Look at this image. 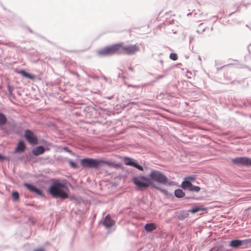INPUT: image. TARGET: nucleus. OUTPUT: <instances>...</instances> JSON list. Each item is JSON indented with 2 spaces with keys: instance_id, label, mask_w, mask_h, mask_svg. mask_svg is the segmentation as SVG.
Wrapping results in <instances>:
<instances>
[{
  "instance_id": "7ed1b4c3",
  "label": "nucleus",
  "mask_w": 251,
  "mask_h": 251,
  "mask_svg": "<svg viewBox=\"0 0 251 251\" xmlns=\"http://www.w3.org/2000/svg\"><path fill=\"white\" fill-rule=\"evenodd\" d=\"M149 179H150L151 186L155 188L157 187H155L154 182L163 184L168 182L167 177L162 172L156 170L151 171L149 176Z\"/></svg>"
},
{
  "instance_id": "bb28decb",
  "label": "nucleus",
  "mask_w": 251,
  "mask_h": 251,
  "mask_svg": "<svg viewBox=\"0 0 251 251\" xmlns=\"http://www.w3.org/2000/svg\"><path fill=\"white\" fill-rule=\"evenodd\" d=\"M186 179H187L188 181L189 180L194 181L195 179V177L194 176H189V177L186 178Z\"/></svg>"
},
{
  "instance_id": "4be33fe9",
  "label": "nucleus",
  "mask_w": 251,
  "mask_h": 251,
  "mask_svg": "<svg viewBox=\"0 0 251 251\" xmlns=\"http://www.w3.org/2000/svg\"><path fill=\"white\" fill-rule=\"evenodd\" d=\"M7 119L2 113H0V126L3 125L6 122Z\"/></svg>"
},
{
  "instance_id": "393cba45",
  "label": "nucleus",
  "mask_w": 251,
  "mask_h": 251,
  "mask_svg": "<svg viewBox=\"0 0 251 251\" xmlns=\"http://www.w3.org/2000/svg\"><path fill=\"white\" fill-rule=\"evenodd\" d=\"M12 195L13 199H14L15 200L17 201L19 199V195L17 192H13L12 194Z\"/></svg>"
},
{
  "instance_id": "0eeeda50",
  "label": "nucleus",
  "mask_w": 251,
  "mask_h": 251,
  "mask_svg": "<svg viewBox=\"0 0 251 251\" xmlns=\"http://www.w3.org/2000/svg\"><path fill=\"white\" fill-rule=\"evenodd\" d=\"M25 136L27 141L31 144L35 145L38 143V139L34 133L30 130H26Z\"/></svg>"
},
{
  "instance_id": "5701e85b",
  "label": "nucleus",
  "mask_w": 251,
  "mask_h": 251,
  "mask_svg": "<svg viewBox=\"0 0 251 251\" xmlns=\"http://www.w3.org/2000/svg\"><path fill=\"white\" fill-rule=\"evenodd\" d=\"M201 188L199 186H194L192 184L189 190L191 191H194L198 192L200 191Z\"/></svg>"
},
{
  "instance_id": "f3484780",
  "label": "nucleus",
  "mask_w": 251,
  "mask_h": 251,
  "mask_svg": "<svg viewBox=\"0 0 251 251\" xmlns=\"http://www.w3.org/2000/svg\"><path fill=\"white\" fill-rule=\"evenodd\" d=\"M189 210L188 211H185V210H182L180 211V212L178 214V218L179 220H183L185 218H187L189 216Z\"/></svg>"
},
{
  "instance_id": "4468645a",
  "label": "nucleus",
  "mask_w": 251,
  "mask_h": 251,
  "mask_svg": "<svg viewBox=\"0 0 251 251\" xmlns=\"http://www.w3.org/2000/svg\"><path fill=\"white\" fill-rule=\"evenodd\" d=\"M100 162H101L100 166L102 165L103 164H106L110 167H113L115 168H118L120 167V165L119 164H116L109 161L100 160Z\"/></svg>"
},
{
  "instance_id": "f257e3e1",
  "label": "nucleus",
  "mask_w": 251,
  "mask_h": 251,
  "mask_svg": "<svg viewBox=\"0 0 251 251\" xmlns=\"http://www.w3.org/2000/svg\"><path fill=\"white\" fill-rule=\"evenodd\" d=\"M69 189L65 182L55 180L49 189V193L54 198L66 199L69 198L68 192Z\"/></svg>"
},
{
  "instance_id": "423d86ee",
  "label": "nucleus",
  "mask_w": 251,
  "mask_h": 251,
  "mask_svg": "<svg viewBox=\"0 0 251 251\" xmlns=\"http://www.w3.org/2000/svg\"><path fill=\"white\" fill-rule=\"evenodd\" d=\"M100 160L92 158H85L81 159L80 163L82 166L86 168H98L100 166Z\"/></svg>"
},
{
  "instance_id": "9d476101",
  "label": "nucleus",
  "mask_w": 251,
  "mask_h": 251,
  "mask_svg": "<svg viewBox=\"0 0 251 251\" xmlns=\"http://www.w3.org/2000/svg\"><path fill=\"white\" fill-rule=\"evenodd\" d=\"M24 185L30 192L35 193L40 196H44L43 192L35 187L26 183H24Z\"/></svg>"
},
{
  "instance_id": "9b49d317",
  "label": "nucleus",
  "mask_w": 251,
  "mask_h": 251,
  "mask_svg": "<svg viewBox=\"0 0 251 251\" xmlns=\"http://www.w3.org/2000/svg\"><path fill=\"white\" fill-rule=\"evenodd\" d=\"M103 224L106 227L109 228L114 225L115 222L111 218L110 215L108 214L105 217Z\"/></svg>"
},
{
  "instance_id": "a211bd4d",
  "label": "nucleus",
  "mask_w": 251,
  "mask_h": 251,
  "mask_svg": "<svg viewBox=\"0 0 251 251\" xmlns=\"http://www.w3.org/2000/svg\"><path fill=\"white\" fill-rule=\"evenodd\" d=\"M25 149V143L23 141H20L16 149V151H23Z\"/></svg>"
},
{
  "instance_id": "f8f14e48",
  "label": "nucleus",
  "mask_w": 251,
  "mask_h": 251,
  "mask_svg": "<svg viewBox=\"0 0 251 251\" xmlns=\"http://www.w3.org/2000/svg\"><path fill=\"white\" fill-rule=\"evenodd\" d=\"M17 72L21 74L23 77L28 78L30 79L34 80L35 78V76L33 75L27 73L23 70H20Z\"/></svg>"
},
{
  "instance_id": "b1692460",
  "label": "nucleus",
  "mask_w": 251,
  "mask_h": 251,
  "mask_svg": "<svg viewBox=\"0 0 251 251\" xmlns=\"http://www.w3.org/2000/svg\"><path fill=\"white\" fill-rule=\"evenodd\" d=\"M170 58L173 60H176L178 59V56L177 54L175 53H171L170 54Z\"/></svg>"
},
{
  "instance_id": "c756f323",
  "label": "nucleus",
  "mask_w": 251,
  "mask_h": 251,
  "mask_svg": "<svg viewBox=\"0 0 251 251\" xmlns=\"http://www.w3.org/2000/svg\"><path fill=\"white\" fill-rule=\"evenodd\" d=\"M5 159V157L4 156L1 155V154H0V160H3Z\"/></svg>"
},
{
  "instance_id": "ddd939ff",
  "label": "nucleus",
  "mask_w": 251,
  "mask_h": 251,
  "mask_svg": "<svg viewBox=\"0 0 251 251\" xmlns=\"http://www.w3.org/2000/svg\"><path fill=\"white\" fill-rule=\"evenodd\" d=\"M144 228L147 232H151L157 228V226L155 224L151 223L146 224Z\"/></svg>"
},
{
  "instance_id": "412c9836",
  "label": "nucleus",
  "mask_w": 251,
  "mask_h": 251,
  "mask_svg": "<svg viewBox=\"0 0 251 251\" xmlns=\"http://www.w3.org/2000/svg\"><path fill=\"white\" fill-rule=\"evenodd\" d=\"M175 196L177 198H182L185 196V193L181 189H176L175 192Z\"/></svg>"
},
{
  "instance_id": "c85d7f7f",
  "label": "nucleus",
  "mask_w": 251,
  "mask_h": 251,
  "mask_svg": "<svg viewBox=\"0 0 251 251\" xmlns=\"http://www.w3.org/2000/svg\"><path fill=\"white\" fill-rule=\"evenodd\" d=\"M5 159V157L4 156L1 155V154H0V160H3Z\"/></svg>"
},
{
  "instance_id": "20e7f679",
  "label": "nucleus",
  "mask_w": 251,
  "mask_h": 251,
  "mask_svg": "<svg viewBox=\"0 0 251 251\" xmlns=\"http://www.w3.org/2000/svg\"><path fill=\"white\" fill-rule=\"evenodd\" d=\"M150 180L149 177L146 176H139L133 177L132 182L139 189L143 190L151 186Z\"/></svg>"
},
{
  "instance_id": "2eb2a0df",
  "label": "nucleus",
  "mask_w": 251,
  "mask_h": 251,
  "mask_svg": "<svg viewBox=\"0 0 251 251\" xmlns=\"http://www.w3.org/2000/svg\"><path fill=\"white\" fill-rule=\"evenodd\" d=\"M44 151V148L42 146H39L32 150V153L35 156H38L43 154Z\"/></svg>"
},
{
  "instance_id": "f03ea898",
  "label": "nucleus",
  "mask_w": 251,
  "mask_h": 251,
  "mask_svg": "<svg viewBox=\"0 0 251 251\" xmlns=\"http://www.w3.org/2000/svg\"><path fill=\"white\" fill-rule=\"evenodd\" d=\"M118 53L132 55L138 52L141 48V44H125L124 43L117 44Z\"/></svg>"
},
{
  "instance_id": "1a4fd4ad",
  "label": "nucleus",
  "mask_w": 251,
  "mask_h": 251,
  "mask_svg": "<svg viewBox=\"0 0 251 251\" xmlns=\"http://www.w3.org/2000/svg\"><path fill=\"white\" fill-rule=\"evenodd\" d=\"M124 162L126 165L133 166L140 171H143V167L138 165V163L133 159L129 157H125L124 158Z\"/></svg>"
},
{
  "instance_id": "6ab92c4d",
  "label": "nucleus",
  "mask_w": 251,
  "mask_h": 251,
  "mask_svg": "<svg viewBox=\"0 0 251 251\" xmlns=\"http://www.w3.org/2000/svg\"><path fill=\"white\" fill-rule=\"evenodd\" d=\"M192 184L189 181L186 180L182 183V187L183 189L189 190Z\"/></svg>"
},
{
  "instance_id": "6e6552de",
  "label": "nucleus",
  "mask_w": 251,
  "mask_h": 251,
  "mask_svg": "<svg viewBox=\"0 0 251 251\" xmlns=\"http://www.w3.org/2000/svg\"><path fill=\"white\" fill-rule=\"evenodd\" d=\"M232 162L236 164L251 166V159L246 157H237L232 160Z\"/></svg>"
},
{
  "instance_id": "39448f33",
  "label": "nucleus",
  "mask_w": 251,
  "mask_h": 251,
  "mask_svg": "<svg viewBox=\"0 0 251 251\" xmlns=\"http://www.w3.org/2000/svg\"><path fill=\"white\" fill-rule=\"evenodd\" d=\"M98 56L102 57L118 53L117 44L106 47L97 51Z\"/></svg>"
},
{
  "instance_id": "dca6fc26",
  "label": "nucleus",
  "mask_w": 251,
  "mask_h": 251,
  "mask_svg": "<svg viewBox=\"0 0 251 251\" xmlns=\"http://www.w3.org/2000/svg\"><path fill=\"white\" fill-rule=\"evenodd\" d=\"M243 241L239 240H234L230 242V246L235 248H238L242 245Z\"/></svg>"
},
{
  "instance_id": "aec40b11",
  "label": "nucleus",
  "mask_w": 251,
  "mask_h": 251,
  "mask_svg": "<svg viewBox=\"0 0 251 251\" xmlns=\"http://www.w3.org/2000/svg\"><path fill=\"white\" fill-rule=\"evenodd\" d=\"M206 209L205 208L199 206H195L192 208L191 209L189 210V211L192 213H195L201 210H204Z\"/></svg>"
},
{
  "instance_id": "cd10ccee",
  "label": "nucleus",
  "mask_w": 251,
  "mask_h": 251,
  "mask_svg": "<svg viewBox=\"0 0 251 251\" xmlns=\"http://www.w3.org/2000/svg\"><path fill=\"white\" fill-rule=\"evenodd\" d=\"M33 251H45V250L43 248H39V249L34 250Z\"/></svg>"
},
{
  "instance_id": "a878e982",
  "label": "nucleus",
  "mask_w": 251,
  "mask_h": 251,
  "mask_svg": "<svg viewBox=\"0 0 251 251\" xmlns=\"http://www.w3.org/2000/svg\"><path fill=\"white\" fill-rule=\"evenodd\" d=\"M70 165L73 168H77V165L76 164L74 163V162H72V161H71L70 162Z\"/></svg>"
}]
</instances>
